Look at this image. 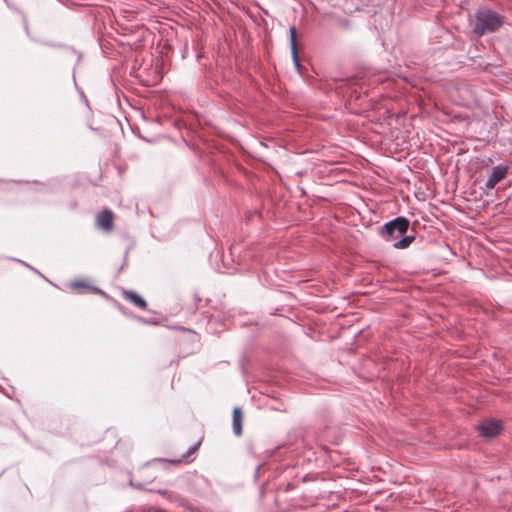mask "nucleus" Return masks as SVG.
<instances>
[{"mask_svg": "<svg viewBox=\"0 0 512 512\" xmlns=\"http://www.w3.org/2000/svg\"><path fill=\"white\" fill-rule=\"evenodd\" d=\"M242 421L243 415L242 411L239 407L234 408L233 410V432L236 436H240L242 434Z\"/></svg>", "mask_w": 512, "mask_h": 512, "instance_id": "nucleus-8", "label": "nucleus"}, {"mask_svg": "<svg viewBox=\"0 0 512 512\" xmlns=\"http://www.w3.org/2000/svg\"><path fill=\"white\" fill-rule=\"evenodd\" d=\"M409 225L410 222L406 217H396L382 226L380 235L387 242L397 240L393 243L395 249H406L415 240V235H405Z\"/></svg>", "mask_w": 512, "mask_h": 512, "instance_id": "nucleus-1", "label": "nucleus"}, {"mask_svg": "<svg viewBox=\"0 0 512 512\" xmlns=\"http://www.w3.org/2000/svg\"><path fill=\"white\" fill-rule=\"evenodd\" d=\"M124 298L142 310H145L147 307L145 299L134 291H126L124 293Z\"/></svg>", "mask_w": 512, "mask_h": 512, "instance_id": "nucleus-7", "label": "nucleus"}, {"mask_svg": "<svg viewBox=\"0 0 512 512\" xmlns=\"http://www.w3.org/2000/svg\"><path fill=\"white\" fill-rule=\"evenodd\" d=\"M73 287H76V288H88V284H86L85 282L83 281H77L75 283H73Z\"/></svg>", "mask_w": 512, "mask_h": 512, "instance_id": "nucleus-10", "label": "nucleus"}, {"mask_svg": "<svg viewBox=\"0 0 512 512\" xmlns=\"http://www.w3.org/2000/svg\"><path fill=\"white\" fill-rule=\"evenodd\" d=\"M158 493L165 497V496H167L169 494V491H167V490H159Z\"/></svg>", "mask_w": 512, "mask_h": 512, "instance_id": "nucleus-12", "label": "nucleus"}, {"mask_svg": "<svg viewBox=\"0 0 512 512\" xmlns=\"http://www.w3.org/2000/svg\"><path fill=\"white\" fill-rule=\"evenodd\" d=\"M478 430L481 436L486 438H493L500 434L502 425L499 421L494 419L486 420L479 424Z\"/></svg>", "mask_w": 512, "mask_h": 512, "instance_id": "nucleus-4", "label": "nucleus"}, {"mask_svg": "<svg viewBox=\"0 0 512 512\" xmlns=\"http://www.w3.org/2000/svg\"><path fill=\"white\" fill-rule=\"evenodd\" d=\"M508 170L509 166L506 164H499L494 166L485 183L486 189H493L501 180L506 177Z\"/></svg>", "mask_w": 512, "mask_h": 512, "instance_id": "nucleus-3", "label": "nucleus"}, {"mask_svg": "<svg viewBox=\"0 0 512 512\" xmlns=\"http://www.w3.org/2000/svg\"><path fill=\"white\" fill-rule=\"evenodd\" d=\"M113 219L112 211L105 209L97 215L96 223L101 229L105 231H112Z\"/></svg>", "mask_w": 512, "mask_h": 512, "instance_id": "nucleus-5", "label": "nucleus"}, {"mask_svg": "<svg viewBox=\"0 0 512 512\" xmlns=\"http://www.w3.org/2000/svg\"><path fill=\"white\" fill-rule=\"evenodd\" d=\"M154 512H167V511L164 509H155Z\"/></svg>", "mask_w": 512, "mask_h": 512, "instance_id": "nucleus-13", "label": "nucleus"}, {"mask_svg": "<svg viewBox=\"0 0 512 512\" xmlns=\"http://www.w3.org/2000/svg\"><path fill=\"white\" fill-rule=\"evenodd\" d=\"M290 34V47H291V54L293 58V62L297 68L300 67V61L297 51V43H296V28L294 26L290 27L289 29Z\"/></svg>", "mask_w": 512, "mask_h": 512, "instance_id": "nucleus-6", "label": "nucleus"}, {"mask_svg": "<svg viewBox=\"0 0 512 512\" xmlns=\"http://www.w3.org/2000/svg\"><path fill=\"white\" fill-rule=\"evenodd\" d=\"M504 24L503 17L497 12L480 8L474 16L473 33L478 37L496 32Z\"/></svg>", "mask_w": 512, "mask_h": 512, "instance_id": "nucleus-2", "label": "nucleus"}, {"mask_svg": "<svg viewBox=\"0 0 512 512\" xmlns=\"http://www.w3.org/2000/svg\"><path fill=\"white\" fill-rule=\"evenodd\" d=\"M165 497L170 501H179V497L174 495L172 492H169V494Z\"/></svg>", "mask_w": 512, "mask_h": 512, "instance_id": "nucleus-11", "label": "nucleus"}, {"mask_svg": "<svg viewBox=\"0 0 512 512\" xmlns=\"http://www.w3.org/2000/svg\"><path fill=\"white\" fill-rule=\"evenodd\" d=\"M199 444L200 443H197V444L191 446L188 449L187 453L184 454L181 459L171 460L170 462L173 463V464L181 463L183 460L187 459L191 454H193L198 449Z\"/></svg>", "mask_w": 512, "mask_h": 512, "instance_id": "nucleus-9", "label": "nucleus"}]
</instances>
